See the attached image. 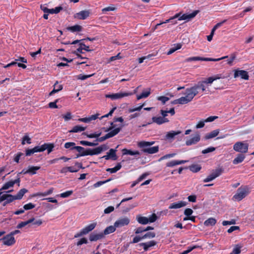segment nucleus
<instances>
[{"label": "nucleus", "mask_w": 254, "mask_h": 254, "mask_svg": "<svg viewBox=\"0 0 254 254\" xmlns=\"http://www.w3.org/2000/svg\"><path fill=\"white\" fill-rule=\"evenodd\" d=\"M199 12V11L198 10H196L190 14L185 13L183 14H182L181 12H180L176 13L174 16L170 17L169 19L166 20L164 22H161V23L163 24L168 22H172L173 24H175L177 23V21L173 22V20L176 18H178V20H186L188 21L194 18Z\"/></svg>", "instance_id": "nucleus-4"}, {"label": "nucleus", "mask_w": 254, "mask_h": 254, "mask_svg": "<svg viewBox=\"0 0 254 254\" xmlns=\"http://www.w3.org/2000/svg\"><path fill=\"white\" fill-rule=\"evenodd\" d=\"M7 195L8 196H7L6 199L4 200L2 204V205L3 206H6L7 204L14 200V198H13V195L7 194Z\"/></svg>", "instance_id": "nucleus-41"}, {"label": "nucleus", "mask_w": 254, "mask_h": 254, "mask_svg": "<svg viewBox=\"0 0 254 254\" xmlns=\"http://www.w3.org/2000/svg\"><path fill=\"white\" fill-rule=\"evenodd\" d=\"M122 168V165L121 163H118L117 165L112 168H108L106 169V171L110 172V173H115L121 169Z\"/></svg>", "instance_id": "nucleus-38"}, {"label": "nucleus", "mask_w": 254, "mask_h": 254, "mask_svg": "<svg viewBox=\"0 0 254 254\" xmlns=\"http://www.w3.org/2000/svg\"><path fill=\"white\" fill-rule=\"evenodd\" d=\"M64 146L66 149H70V150H73L75 149L74 147L76 146H75V143L73 142H68L64 144Z\"/></svg>", "instance_id": "nucleus-44"}, {"label": "nucleus", "mask_w": 254, "mask_h": 254, "mask_svg": "<svg viewBox=\"0 0 254 254\" xmlns=\"http://www.w3.org/2000/svg\"><path fill=\"white\" fill-rule=\"evenodd\" d=\"M245 158V156L242 154H239L233 160V163L234 164H238L241 162H242L244 159Z\"/></svg>", "instance_id": "nucleus-31"}, {"label": "nucleus", "mask_w": 254, "mask_h": 254, "mask_svg": "<svg viewBox=\"0 0 254 254\" xmlns=\"http://www.w3.org/2000/svg\"><path fill=\"white\" fill-rule=\"evenodd\" d=\"M63 88V86L61 84H58V82L56 81V82L54 85V89L53 90L49 93L50 96H52L54 95L55 93L62 90Z\"/></svg>", "instance_id": "nucleus-24"}, {"label": "nucleus", "mask_w": 254, "mask_h": 254, "mask_svg": "<svg viewBox=\"0 0 254 254\" xmlns=\"http://www.w3.org/2000/svg\"><path fill=\"white\" fill-rule=\"evenodd\" d=\"M54 147L55 146L53 143H45L41 146H36L33 148L35 153L43 152L46 150H47L48 154H49L53 151Z\"/></svg>", "instance_id": "nucleus-8"}, {"label": "nucleus", "mask_w": 254, "mask_h": 254, "mask_svg": "<svg viewBox=\"0 0 254 254\" xmlns=\"http://www.w3.org/2000/svg\"><path fill=\"white\" fill-rule=\"evenodd\" d=\"M150 89L148 88L146 91H143L140 95L137 96V99L140 100L142 98H147L150 94Z\"/></svg>", "instance_id": "nucleus-35"}, {"label": "nucleus", "mask_w": 254, "mask_h": 254, "mask_svg": "<svg viewBox=\"0 0 254 254\" xmlns=\"http://www.w3.org/2000/svg\"><path fill=\"white\" fill-rule=\"evenodd\" d=\"M122 152L124 155H140V153L138 151H132L127 149H123Z\"/></svg>", "instance_id": "nucleus-28"}, {"label": "nucleus", "mask_w": 254, "mask_h": 254, "mask_svg": "<svg viewBox=\"0 0 254 254\" xmlns=\"http://www.w3.org/2000/svg\"><path fill=\"white\" fill-rule=\"evenodd\" d=\"M63 118L65 121H68L72 118L71 114L70 112H67L65 115H63Z\"/></svg>", "instance_id": "nucleus-64"}, {"label": "nucleus", "mask_w": 254, "mask_h": 254, "mask_svg": "<svg viewBox=\"0 0 254 254\" xmlns=\"http://www.w3.org/2000/svg\"><path fill=\"white\" fill-rule=\"evenodd\" d=\"M13 186L11 181H8L5 183L3 186L2 187V190H5L8 189L9 188L12 187Z\"/></svg>", "instance_id": "nucleus-47"}, {"label": "nucleus", "mask_w": 254, "mask_h": 254, "mask_svg": "<svg viewBox=\"0 0 254 254\" xmlns=\"http://www.w3.org/2000/svg\"><path fill=\"white\" fill-rule=\"evenodd\" d=\"M116 227H115V224L114 226H110L107 227L103 232L104 236L114 232L116 230Z\"/></svg>", "instance_id": "nucleus-37"}, {"label": "nucleus", "mask_w": 254, "mask_h": 254, "mask_svg": "<svg viewBox=\"0 0 254 254\" xmlns=\"http://www.w3.org/2000/svg\"><path fill=\"white\" fill-rule=\"evenodd\" d=\"M35 207V205L33 204L31 202H29L27 204H25L23 206V208L24 210H28L30 209H32Z\"/></svg>", "instance_id": "nucleus-48"}, {"label": "nucleus", "mask_w": 254, "mask_h": 254, "mask_svg": "<svg viewBox=\"0 0 254 254\" xmlns=\"http://www.w3.org/2000/svg\"><path fill=\"white\" fill-rule=\"evenodd\" d=\"M240 230V227L239 226H231L228 230H227V232L228 233H231L232 232H233V231H236V230Z\"/></svg>", "instance_id": "nucleus-63"}, {"label": "nucleus", "mask_w": 254, "mask_h": 254, "mask_svg": "<svg viewBox=\"0 0 254 254\" xmlns=\"http://www.w3.org/2000/svg\"><path fill=\"white\" fill-rule=\"evenodd\" d=\"M79 144L83 146H92L93 144H92V142H90L86 140H81L79 141Z\"/></svg>", "instance_id": "nucleus-55"}, {"label": "nucleus", "mask_w": 254, "mask_h": 254, "mask_svg": "<svg viewBox=\"0 0 254 254\" xmlns=\"http://www.w3.org/2000/svg\"><path fill=\"white\" fill-rule=\"evenodd\" d=\"M188 162L186 160H172L166 163V166L168 167H173L175 166L184 164Z\"/></svg>", "instance_id": "nucleus-23"}, {"label": "nucleus", "mask_w": 254, "mask_h": 254, "mask_svg": "<svg viewBox=\"0 0 254 254\" xmlns=\"http://www.w3.org/2000/svg\"><path fill=\"white\" fill-rule=\"evenodd\" d=\"M25 142H26L27 144H30L31 143V138L27 135H25L22 138L21 144L22 145H24L25 144Z\"/></svg>", "instance_id": "nucleus-52"}, {"label": "nucleus", "mask_w": 254, "mask_h": 254, "mask_svg": "<svg viewBox=\"0 0 254 254\" xmlns=\"http://www.w3.org/2000/svg\"><path fill=\"white\" fill-rule=\"evenodd\" d=\"M145 231V228L142 227H139L135 229L134 232L136 234H141Z\"/></svg>", "instance_id": "nucleus-61"}, {"label": "nucleus", "mask_w": 254, "mask_h": 254, "mask_svg": "<svg viewBox=\"0 0 254 254\" xmlns=\"http://www.w3.org/2000/svg\"><path fill=\"white\" fill-rule=\"evenodd\" d=\"M97 223L93 222L85 226L80 232L77 233L74 236V238H78L84 235H86L92 231L96 226Z\"/></svg>", "instance_id": "nucleus-11"}, {"label": "nucleus", "mask_w": 254, "mask_h": 254, "mask_svg": "<svg viewBox=\"0 0 254 254\" xmlns=\"http://www.w3.org/2000/svg\"><path fill=\"white\" fill-rule=\"evenodd\" d=\"M40 169V166H29L27 170V173L31 175H35L37 173V171Z\"/></svg>", "instance_id": "nucleus-30"}, {"label": "nucleus", "mask_w": 254, "mask_h": 254, "mask_svg": "<svg viewBox=\"0 0 254 254\" xmlns=\"http://www.w3.org/2000/svg\"><path fill=\"white\" fill-rule=\"evenodd\" d=\"M108 146L106 144H102L100 146L94 148H84V147L80 146H76L74 147L75 150H76L78 153L76 155V158H79L82 156H85L87 155H95L100 154L102 152L106 151L108 149Z\"/></svg>", "instance_id": "nucleus-3"}, {"label": "nucleus", "mask_w": 254, "mask_h": 254, "mask_svg": "<svg viewBox=\"0 0 254 254\" xmlns=\"http://www.w3.org/2000/svg\"><path fill=\"white\" fill-rule=\"evenodd\" d=\"M200 136L199 133L198 132H196L194 136L186 140V144L187 146L195 144L200 141Z\"/></svg>", "instance_id": "nucleus-17"}, {"label": "nucleus", "mask_w": 254, "mask_h": 254, "mask_svg": "<svg viewBox=\"0 0 254 254\" xmlns=\"http://www.w3.org/2000/svg\"><path fill=\"white\" fill-rule=\"evenodd\" d=\"M214 81L213 77L212 76L209 77L207 78H206L204 80H202L201 82L203 83L205 86H206L207 88V89H208V84H212V82Z\"/></svg>", "instance_id": "nucleus-42"}, {"label": "nucleus", "mask_w": 254, "mask_h": 254, "mask_svg": "<svg viewBox=\"0 0 254 254\" xmlns=\"http://www.w3.org/2000/svg\"><path fill=\"white\" fill-rule=\"evenodd\" d=\"M129 219L127 217L120 218L114 223L115 227H116V228H121L124 226L127 225L129 223Z\"/></svg>", "instance_id": "nucleus-15"}, {"label": "nucleus", "mask_w": 254, "mask_h": 254, "mask_svg": "<svg viewBox=\"0 0 254 254\" xmlns=\"http://www.w3.org/2000/svg\"><path fill=\"white\" fill-rule=\"evenodd\" d=\"M239 76H240L242 79L245 80H248L249 78V76L248 74V72L244 70H239L236 69L234 70V77L237 78Z\"/></svg>", "instance_id": "nucleus-16"}, {"label": "nucleus", "mask_w": 254, "mask_h": 254, "mask_svg": "<svg viewBox=\"0 0 254 254\" xmlns=\"http://www.w3.org/2000/svg\"><path fill=\"white\" fill-rule=\"evenodd\" d=\"M87 240L85 238H82L77 242L76 245L79 246L83 244H87Z\"/></svg>", "instance_id": "nucleus-60"}, {"label": "nucleus", "mask_w": 254, "mask_h": 254, "mask_svg": "<svg viewBox=\"0 0 254 254\" xmlns=\"http://www.w3.org/2000/svg\"><path fill=\"white\" fill-rule=\"evenodd\" d=\"M219 133V129H215L214 130L210 132L207 133L205 136L204 138L205 139H209L212 138H214L216 136H217Z\"/></svg>", "instance_id": "nucleus-25"}, {"label": "nucleus", "mask_w": 254, "mask_h": 254, "mask_svg": "<svg viewBox=\"0 0 254 254\" xmlns=\"http://www.w3.org/2000/svg\"><path fill=\"white\" fill-rule=\"evenodd\" d=\"M123 127V126L122 125L121 127L115 128L113 130L107 133L105 135L100 137H99L95 141L102 142L108 138L114 137L121 131Z\"/></svg>", "instance_id": "nucleus-9"}, {"label": "nucleus", "mask_w": 254, "mask_h": 254, "mask_svg": "<svg viewBox=\"0 0 254 254\" xmlns=\"http://www.w3.org/2000/svg\"><path fill=\"white\" fill-rule=\"evenodd\" d=\"M216 149V148L214 147H209L204 150H203L202 151V154H207L208 153H209V152H213L214 151H215Z\"/></svg>", "instance_id": "nucleus-51"}, {"label": "nucleus", "mask_w": 254, "mask_h": 254, "mask_svg": "<svg viewBox=\"0 0 254 254\" xmlns=\"http://www.w3.org/2000/svg\"><path fill=\"white\" fill-rule=\"evenodd\" d=\"M207 88L201 81H199L192 86L186 89L185 92L182 93L185 95V96L174 100L172 103L174 104H187L192 101L195 96L208 91Z\"/></svg>", "instance_id": "nucleus-2"}, {"label": "nucleus", "mask_w": 254, "mask_h": 254, "mask_svg": "<svg viewBox=\"0 0 254 254\" xmlns=\"http://www.w3.org/2000/svg\"><path fill=\"white\" fill-rule=\"evenodd\" d=\"M145 104L143 103L139 106L135 108H129L128 110L129 113H132L135 111H140L142 108L144 106Z\"/></svg>", "instance_id": "nucleus-46"}, {"label": "nucleus", "mask_w": 254, "mask_h": 254, "mask_svg": "<svg viewBox=\"0 0 254 254\" xmlns=\"http://www.w3.org/2000/svg\"><path fill=\"white\" fill-rule=\"evenodd\" d=\"M157 242L154 240L150 241L146 243H141L136 245L137 248L142 247L144 251L148 250L149 248L155 246Z\"/></svg>", "instance_id": "nucleus-18"}, {"label": "nucleus", "mask_w": 254, "mask_h": 254, "mask_svg": "<svg viewBox=\"0 0 254 254\" xmlns=\"http://www.w3.org/2000/svg\"><path fill=\"white\" fill-rule=\"evenodd\" d=\"M86 127H83L80 126H75L72 127V128L69 131V132L75 133L84 131L86 129Z\"/></svg>", "instance_id": "nucleus-34"}, {"label": "nucleus", "mask_w": 254, "mask_h": 254, "mask_svg": "<svg viewBox=\"0 0 254 254\" xmlns=\"http://www.w3.org/2000/svg\"><path fill=\"white\" fill-rule=\"evenodd\" d=\"M114 209L115 208L114 206H110L104 209V212L105 214H109L111 212L114 211Z\"/></svg>", "instance_id": "nucleus-57"}, {"label": "nucleus", "mask_w": 254, "mask_h": 254, "mask_svg": "<svg viewBox=\"0 0 254 254\" xmlns=\"http://www.w3.org/2000/svg\"><path fill=\"white\" fill-rule=\"evenodd\" d=\"M73 193L72 190H68L63 192L60 194V196L63 198L67 197Z\"/></svg>", "instance_id": "nucleus-49"}, {"label": "nucleus", "mask_w": 254, "mask_h": 254, "mask_svg": "<svg viewBox=\"0 0 254 254\" xmlns=\"http://www.w3.org/2000/svg\"><path fill=\"white\" fill-rule=\"evenodd\" d=\"M101 131H97L93 133L88 134L87 132H83V134L87 136V137L90 138H97V139L101 135Z\"/></svg>", "instance_id": "nucleus-40"}, {"label": "nucleus", "mask_w": 254, "mask_h": 254, "mask_svg": "<svg viewBox=\"0 0 254 254\" xmlns=\"http://www.w3.org/2000/svg\"><path fill=\"white\" fill-rule=\"evenodd\" d=\"M187 202L184 201H180L177 202H174L170 204L169 209H178L186 206Z\"/></svg>", "instance_id": "nucleus-22"}, {"label": "nucleus", "mask_w": 254, "mask_h": 254, "mask_svg": "<svg viewBox=\"0 0 254 254\" xmlns=\"http://www.w3.org/2000/svg\"><path fill=\"white\" fill-rule=\"evenodd\" d=\"M158 100L162 102V104L164 105L165 103L169 100V98L166 96H159L157 98Z\"/></svg>", "instance_id": "nucleus-53"}, {"label": "nucleus", "mask_w": 254, "mask_h": 254, "mask_svg": "<svg viewBox=\"0 0 254 254\" xmlns=\"http://www.w3.org/2000/svg\"><path fill=\"white\" fill-rule=\"evenodd\" d=\"M216 220L212 217L209 218L206 220L204 222V225L205 226H214L216 223Z\"/></svg>", "instance_id": "nucleus-36"}, {"label": "nucleus", "mask_w": 254, "mask_h": 254, "mask_svg": "<svg viewBox=\"0 0 254 254\" xmlns=\"http://www.w3.org/2000/svg\"><path fill=\"white\" fill-rule=\"evenodd\" d=\"M236 224V220L235 219H232L230 221L224 220L222 222V225L223 226H226L228 225H232Z\"/></svg>", "instance_id": "nucleus-54"}, {"label": "nucleus", "mask_w": 254, "mask_h": 254, "mask_svg": "<svg viewBox=\"0 0 254 254\" xmlns=\"http://www.w3.org/2000/svg\"><path fill=\"white\" fill-rule=\"evenodd\" d=\"M67 30L72 32H80L82 31V27L81 26L76 24L74 26H69L66 28Z\"/></svg>", "instance_id": "nucleus-27"}, {"label": "nucleus", "mask_w": 254, "mask_h": 254, "mask_svg": "<svg viewBox=\"0 0 254 254\" xmlns=\"http://www.w3.org/2000/svg\"><path fill=\"white\" fill-rule=\"evenodd\" d=\"M181 131L180 130L174 131L172 130L167 133L166 135V138L168 139H171L173 138L175 135H178L181 133Z\"/></svg>", "instance_id": "nucleus-29"}, {"label": "nucleus", "mask_w": 254, "mask_h": 254, "mask_svg": "<svg viewBox=\"0 0 254 254\" xmlns=\"http://www.w3.org/2000/svg\"><path fill=\"white\" fill-rule=\"evenodd\" d=\"M34 221V218L33 217V218H31L30 219L28 220L27 221L21 222L17 225L16 228L17 229H21V228L26 226L28 224L31 223Z\"/></svg>", "instance_id": "nucleus-32"}, {"label": "nucleus", "mask_w": 254, "mask_h": 254, "mask_svg": "<svg viewBox=\"0 0 254 254\" xmlns=\"http://www.w3.org/2000/svg\"><path fill=\"white\" fill-rule=\"evenodd\" d=\"M249 193V189L247 186H241L238 189L237 192L233 196V199L235 200L240 201Z\"/></svg>", "instance_id": "nucleus-6"}, {"label": "nucleus", "mask_w": 254, "mask_h": 254, "mask_svg": "<svg viewBox=\"0 0 254 254\" xmlns=\"http://www.w3.org/2000/svg\"><path fill=\"white\" fill-rule=\"evenodd\" d=\"M190 169L192 172L196 173L200 171L201 167L198 165H192L190 166Z\"/></svg>", "instance_id": "nucleus-45"}, {"label": "nucleus", "mask_w": 254, "mask_h": 254, "mask_svg": "<svg viewBox=\"0 0 254 254\" xmlns=\"http://www.w3.org/2000/svg\"><path fill=\"white\" fill-rule=\"evenodd\" d=\"M89 14L88 10H82L76 13L74 17L78 19L84 20L89 16Z\"/></svg>", "instance_id": "nucleus-20"}, {"label": "nucleus", "mask_w": 254, "mask_h": 254, "mask_svg": "<svg viewBox=\"0 0 254 254\" xmlns=\"http://www.w3.org/2000/svg\"><path fill=\"white\" fill-rule=\"evenodd\" d=\"M116 149L111 148L109 150V152H107V154L109 155V156H110L112 160H116L118 158L116 154Z\"/></svg>", "instance_id": "nucleus-39"}, {"label": "nucleus", "mask_w": 254, "mask_h": 254, "mask_svg": "<svg viewBox=\"0 0 254 254\" xmlns=\"http://www.w3.org/2000/svg\"><path fill=\"white\" fill-rule=\"evenodd\" d=\"M152 122L148 123V124H150L152 123H154L158 125H162L163 124L168 123L169 120L166 118H162V117H153L152 118Z\"/></svg>", "instance_id": "nucleus-19"}, {"label": "nucleus", "mask_w": 254, "mask_h": 254, "mask_svg": "<svg viewBox=\"0 0 254 254\" xmlns=\"http://www.w3.org/2000/svg\"><path fill=\"white\" fill-rule=\"evenodd\" d=\"M28 191L26 189H21L18 193L16 194V195H13V198H14V200L17 199H21L24 194Z\"/></svg>", "instance_id": "nucleus-26"}, {"label": "nucleus", "mask_w": 254, "mask_h": 254, "mask_svg": "<svg viewBox=\"0 0 254 254\" xmlns=\"http://www.w3.org/2000/svg\"><path fill=\"white\" fill-rule=\"evenodd\" d=\"M136 220L137 222L141 224L145 225L148 223V218L144 216L138 215L136 216Z\"/></svg>", "instance_id": "nucleus-33"}, {"label": "nucleus", "mask_w": 254, "mask_h": 254, "mask_svg": "<svg viewBox=\"0 0 254 254\" xmlns=\"http://www.w3.org/2000/svg\"><path fill=\"white\" fill-rule=\"evenodd\" d=\"M207 88L201 81H199L192 86L186 89L185 92L182 93L185 95V96L174 100L172 103L174 104H187L192 101L195 96L208 91Z\"/></svg>", "instance_id": "nucleus-1"}, {"label": "nucleus", "mask_w": 254, "mask_h": 254, "mask_svg": "<svg viewBox=\"0 0 254 254\" xmlns=\"http://www.w3.org/2000/svg\"><path fill=\"white\" fill-rule=\"evenodd\" d=\"M132 95L131 92H120L113 94H106V98H110L112 100H116L122 98L124 97H127Z\"/></svg>", "instance_id": "nucleus-13"}, {"label": "nucleus", "mask_w": 254, "mask_h": 254, "mask_svg": "<svg viewBox=\"0 0 254 254\" xmlns=\"http://www.w3.org/2000/svg\"><path fill=\"white\" fill-rule=\"evenodd\" d=\"M104 237V234L103 232L99 233H91L89 235V240L91 242L96 241L98 240H101Z\"/></svg>", "instance_id": "nucleus-21"}, {"label": "nucleus", "mask_w": 254, "mask_h": 254, "mask_svg": "<svg viewBox=\"0 0 254 254\" xmlns=\"http://www.w3.org/2000/svg\"><path fill=\"white\" fill-rule=\"evenodd\" d=\"M93 74H89V75H84L80 74L78 75V79L82 80H85L89 77H91Z\"/></svg>", "instance_id": "nucleus-56"}, {"label": "nucleus", "mask_w": 254, "mask_h": 254, "mask_svg": "<svg viewBox=\"0 0 254 254\" xmlns=\"http://www.w3.org/2000/svg\"><path fill=\"white\" fill-rule=\"evenodd\" d=\"M157 217L155 213L152 214L148 218V223L154 222L157 220Z\"/></svg>", "instance_id": "nucleus-58"}, {"label": "nucleus", "mask_w": 254, "mask_h": 254, "mask_svg": "<svg viewBox=\"0 0 254 254\" xmlns=\"http://www.w3.org/2000/svg\"><path fill=\"white\" fill-rule=\"evenodd\" d=\"M241 247L239 245H237L233 250L232 253L234 254H240Z\"/></svg>", "instance_id": "nucleus-59"}, {"label": "nucleus", "mask_w": 254, "mask_h": 254, "mask_svg": "<svg viewBox=\"0 0 254 254\" xmlns=\"http://www.w3.org/2000/svg\"><path fill=\"white\" fill-rule=\"evenodd\" d=\"M116 9V8L113 6H109L105 7L102 9L103 13H106L107 11H114Z\"/></svg>", "instance_id": "nucleus-50"}, {"label": "nucleus", "mask_w": 254, "mask_h": 254, "mask_svg": "<svg viewBox=\"0 0 254 254\" xmlns=\"http://www.w3.org/2000/svg\"><path fill=\"white\" fill-rule=\"evenodd\" d=\"M224 172V169L222 167H219L212 171L205 179L203 180V182L207 183L210 182L218 177L220 176Z\"/></svg>", "instance_id": "nucleus-7"}, {"label": "nucleus", "mask_w": 254, "mask_h": 254, "mask_svg": "<svg viewBox=\"0 0 254 254\" xmlns=\"http://www.w3.org/2000/svg\"><path fill=\"white\" fill-rule=\"evenodd\" d=\"M248 143L241 141L237 142L233 145V149L242 154L247 153L248 151Z\"/></svg>", "instance_id": "nucleus-10"}, {"label": "nucleus", "mask_w": 254, "mask_h": 254, "mask_svg": "<svg viewBox=\"0 0 254 254\" xmlns=\"http://www.w3.org/2000/svg\"><path fill=\"white\" fill-rule=\"evenodd\" d=\"M228 56H225L222 57L221 58L218 59H213L210 58H202L200 57H192L188 58L186 61L187 62H191V61H219L221 60L224 59L226 58H228Z\"/></svg>", "instance_id": "nucleus-12"}, {"label": "nucleus", "mask_w": 254, "mask_h": 254, "mask_svg": "<svg viewBox=\"0 0 254 254\" xmlns=\"http://www.w3.org/2000/svg\"><path fill=\"white\" fill-rule=\"evenodd\" d=\"M156 234L153 232H148L144 235L142 236L143 239H152L155 237Z\"/></svg>", "instance_id": "nucleus-43"}, {"label": "nucleus", "mask_w": 254, "mask_h": 254, "mask_svg": "<svg viewBox=\"0 0 254 254\" xmlns=\"http://www.w3.org/2000/svg\"><path fill=\"white\" fill-rule=\"evenodd\" d=\"M0 240L2 241L3 244L4 245L8 246L13 245L16 242L14 237H12V236L10 233L8 235H6Z\"/></svg>", "instance_id": "nucleus-14"}, {"label": "nucleus", "mask_w": 254, "mask_h": 254, "mask_svg": "<svg viewBox=\"0 0 254 254\" xmlns=\"http://www.w3.org/2000/svg\"><path fill=\"white\" fill-rule=\"evenodd\" d=\"M154 142H149L142 141L138 143V146L140 148H143L142 151L144 153L148 154H154L159 151L158 146L150 147L153 144Z\"/></svg>", "instance_id": "nucleus-5"}, {"label": "nucleus", "mask_w": 254, "mask_h": 254, "mask_svg": "<svg viewBox=\"0 0 254 254\" xmlns=\"http://www.w3.org/2000/svg\"><path fill=\"white\" fill-rule=\"evenodd\" d=\"M79 46H81L82 47L83 49L87 52H90L93 51V50L90 49L89 46H86L82 42L80 43Z\"/></svg>", "instance_id": "nucleus-62"}]
</instances>
